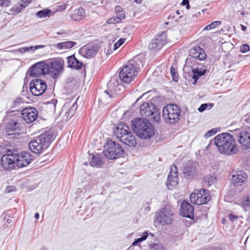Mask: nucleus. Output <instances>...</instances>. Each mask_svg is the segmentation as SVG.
<instances>
[{
  "instance_id": "8",
  "label": "nucleus",
  "mask_w": 250,
  "mask_h": 250,
  "mask_svg": "<svg viewBox=\"0 0 250 250\" xmlns=\"http://www.w3.org/2000/svg\"><path fill=\"white\" fill-rule=\"evenodd\" d=\"M124 150L121 146L115 142L107 141L103 151L105 157L109 159H114L120 157L123 153Z\"/></svg>"
},
{
  "instance_id": "36",
  "label": "nucleus",
  "mask_w": 250,
  "mask_h": 250,
  "mask_svg": "<svg viewBox=\"0 0 250 250\" xmlns=\"http://www.w3.org/2000/svg\"><path fill=\"white\" fill-rule=\"evenodd\" d=\"M221 23L220 21H215L211 23L210 24L207 25L204 28V30H210L211 29H214L216 27L219 26Z\"/></svg>"
},
{
  "instance_id": "7",
  "label": "nucleus",
  "mask_w": 250,
  "mask_h": 250,
  "mask_svg": "<svg viewBox=\"0 0 250 250\" xmlns=\"http://www.w3.org/2000/svg\"><path fill=\"white\" fill-rule=\"evenodd\" d=\"M140 114L146 119L159 123L161 120L160 112L152 104L144 103L140 106Z\"/></svg>"
},
{
  "instance_id": "18",
  "label": "nucleus",
  "mask_w": 250,
  "mask_h": 250,
  "mask_svg": "<svg viewBox=\"0 0 250 250\" xmlns=\"http://www.w3.org/2000/svg\"><path fill=\"white\" fill-rule=\"evenodd\" d=\"M21 117L27 123H30L36 120L38 115V111L35 108H25L22 110Z\"/></svg>"
},
{
  "instance_id": "39",
  "label": "nucleus",
  "mask_w": 250,
  "mask_h": 250,
  "mask_svg": "<svg viewBox=\"0 0 250 250\" xmlns=\"http://www.w3.org/2000/svg\"><path fill=\"white\" fill-rule=\"evenodd\" d=\"M213 106V104H203L198 108V110L199 111L202 112L206 110L208 106L209 108H211Z\"/></svg>"
},
{
  "instance_id": "27",
  "label": "nucleus",
  "mask_w": 250,
  "mask_h": 250,
  "mask_svg": "<svg viewBox=\"0 0 250 250\" xmlns=\"http://www.w3.org/2000/svg\"><path fill=\"white\" fill-rule=\"evenodd\" d=\"M85 16L84 10L82 8H79L74 11L70 15L71 19L75 21H80Z\"/></svg>"
},
{
  "instance_id": "21",
  "label": "nucleus",
  "mask_w": 250,
  "mask_h": 250,
  "mask_svg": "<svg viewBox=\"0 0 250 250\" xmlns=\"http://www.w3.org/2000/svg\"><path fill=\"white\" fill-rule=\"evenodd\" d=\"M180 214L183 217L192 218L194 217L193 207L187 201H183L181 206Z\"/></svg>"
},
{
  "instance_id": "12",
  "label": "nucleus",
  "mask_w": 250,
  "mask_h": 250,
  "mask_svg": "<svg viewBox=\"0 0 250 250\" xmlns=\"http://www.w3.org/2000/svg\"><path fill=\"white\" fill-rule=\"evenodd\" d=\"M156 220L163 225L172 223L173 212L169 205H167L156 212Z\"/></svg>"
},
{
  "instance_id": "40",
  "label": "nucleus",
  "mask_w": 250,
  "mask_h": 250,
  "mask_svg": "<svg viewBox=\"0 0 250 250\" xmlns=\"http://www.w3.org/2000/svg\"><path fill=\"white\" fill-rule=\"evenodd\" d=\"M170 73L171 74L172 79L175 82H177L178 80V77L177 73L176 72V70L173 66L170 67Z\"/></svg>"
},
{
  "instance_id": "31",
  "label": "nucleus",
  "mask_w": 250,
  "mask_h": 250,
  "mask_svg": "<svg viewBox=\"0 0 250 250\" xmlns=\"http://www.w3.org/2000/svg\"><path fill=\"white\" fill-rule=\"evenodd\" d=\"M90 164L92 167H100L102 165L101 157L100 155H93Z\"/></svg>"
},
{
  "instance_id": "5",
  "label": "nucleus",
  "mask_w": 250,
  "mask_h": 250,
  "mask_svg": "<svg viewBox=\"0 0 250 250\" xmlns=\"http://www.w3.org/2000/svg\"><path fill=\"white\" fill-rule=\"evenodd\" d=\"M181 110L179 107L174 104L166 105L163 109V116L167 124H173L180 119Z\"/></svg>"
},
{
  "instance_id": "30",
  "label": "nucleus",
  "mask_w": 250,
  "mask_h": 250,
  "mask_svg": "<svg viewBox=\"0 0 250 250\" xmlns=\"http://www.w3.org/2000/svg\"><path fill=\"white\" fill-rule=\"evenodd\" d=\"M19 125L18 122L14 120H11L6 125V130L7 132L14 131L19 129Z\"/></svg>"
},
{
  "instance_id": "4",
  "label": "nucleus",
  "mask_w": 250,
  "mask_h": 250,
  "mask_svg": "<svg viewBox=\"0 0 250 250\" xmlns=\"http://www.w3.org/2000/svg\"><path fill=\"white\" fill-rule=\"evenodd\" d=\"M116 137L123 143L129 147H135L137 145L136 137L131 131L128 126L121 123L114 131Z\"/></svg>"
},
{
  "instance_id": "20",
  "label": "nucleus",
  "mask_w": 250,
  "mask_h": 250,
  "mask_svg": "<svg viewBox=\"0 0 250 250\" xmlns=\"http://www.w3.org/2000/svg\"><path fill=\"white\" fill-rule=\"evenodd\" d=\"M238 142L244 148L250 149V131H241L238 134Z\"/></svg>"
},
{
  "instance_id": "16",
  "label": "nucleus",
  "mask_w": 250,
  "mask_h": 250,
  "mask_svg": "<svg viewBox=\"0 0 250 250\" xmlns=\"http://www.w3.org/2000/svg\"><path fill=\"white\" fill-rule=\"evenodd\" d=\"M46 88L45 82L41 79L32 80L30 83L29 88L31 94H34L36 92H38L39 94H43Z\"/></svg>"
},
{
  "instance_id": "54",
  "label": "nucleus",
  "mask_w": 250,
  "mask_h": 250,
  "mask_svg": "<svg viewBox=\"0 0 250 250\" xmlns=\"http://www.w3.org/2000/svg\"><path fill=\"white\" fill-rule=\"evenodd\" d=\"M150 92H153V93H156V92H157V93H161V92H162V91H158V90H157L156 89L154 88V89H152V90H150V91L144 92L143 94H146Z\"/></svg>"
},
{
  "instance_id": "14",
  "label": "nucleus",
  "mask_w": 250,
  "mask_h": 250,
  "mask_svg": "<svg viewBox=\"0 0 250 250\" xmlns=\"http://www.w3.org/2000/svg\"><path fill=\"white\" fill-rule=\"evenodd\" d=\"M167 34L165 32H163L160 34L156 35L151 41L148 44V48L149 49L159 50L167 43Z\"/></svg>"
},
{
  "instance_id": "34",
  "label": "nucleus",
  "mask_w": 250,
  "mask_h": 250,
  "mask_svg": "<svg viewBox=\"0 0 250 250\" xmlns=\"http://www.w3.org/2000/svg\"><path fill=\"white\" fill-rule=\"evenodd\" d=\"M51 13V11L50 9H45L37 12L36 16L38 18H44L49 16Z\"/></svg>"
},
{
  "instance_id": "41",
  "label": "nucleus",
  "mask_w": 250,
  "mask_h": 250,
  "mask_svg": "<svg viewBox=\"0 0 250 250\" xmlns=\"http://www.w3.org/2000/svg\"><path fill=\"white\" fill-rule=\"evenodd\" d=\"M125 39L122 38L120 39L115 44H114V50H116L121 45H122L125 42Z\"/></svg>"
},
{
  "instance_id": "63",
  "label": "nucleus",
  "mask_w": 250,
  "mask_h": 250,
  "mask_svg": "<svg viewBox=\"0 0 250 250\" xmlns=\"http://www.w3.org/2000/svg\"><path fill=\"white\" fill-rule=\"evenodd\" d=\"M111 53V51H110H110L107 50V54H110Z\"/></svg>"
},
{
  "instance_id": "1",
  "label": "nucleus",
  "mask_w": 250,
  "mask_h": 250,
  "mask_svg": "<svg viewBox=\"0 0 250 250\" xmlns=\"http://www.w3.org/2000/svg\"><path fill=\"white\" fill-rule=\"evenodd\" d=\"M212 141L221 154L230 156L237 152V146L235 138L229 133L219 134L214 138Z\"/></svg>"
},
{
  "instance_id": "25",
  "label": "nucleus",
  "mask_w": 250,
  "mask_h": 250,
  "mask_svg": "<svg viewBox=\"0 0 250 250\" xmlns=\"http://www.w3.org/2000/svg\"><path fill=\"white\" fill-rule=\"evenodd\" d=\"M68 67L75 69H80L83 64V62L77 60L74 55H71L67 58Z\"/></svg>"
},
{
  "instance_id": "15",
  "label": "nucleus",
  "mask_w": 250,
  "mask_h": 250,
  "mask_svg": "<svg viewBox=\"0 0 250 250\" xmlns=\"http://www.w3.org/2000/svg\"><path fill=\"white\" fill-rule=\"evenodd\" d=\"M16 164L18 167H23L28 166L32 161L33 157L32 155L26 151L16 153Z\"/></svg>"
},
{
  "instance_id": "22",
  "label": "nucleus",
  "mask_w": 250,
  "mask_h": 250,
  "mask_svg": "<svg viewBox=\"0 0 250 250\" xmlns=\"http://www.w3.org/2000/svg\"><path fill=\"white\" fill-rule=\"evenodd\" d=\"M231 183L234 186H241L247 179L246 173L243 171H233L232 173Z\"/></svg>"
},
{
  "instance_id": "51",
  "label": "nucleus",
  "mask_w": 250,
  "mask_h": 250,
  "mask_svg": "<svg viewBox=\"0 0 250 250\" xmlns=\"http://www.w3.org/2000/svg\"><path fill=\"white\" fill-rule=\"evenodd\" d=\"M17 51L21 53H23L27 51H28V49L27 47H23V48H19V49L17 50Z\"/></svg>"
},
{
  "instance_id": "2",
  "label": "nucleus",
  "mask_w": 250,
  "mask_h": 250,
  "mask_svg": "<svg viewBox=\"0 0 250 250\" xmlns=\"http://www.w3.org/2000/svg\"><path fill=\"white\" fill-rule=\"evenodd\" d=\"M54 139L53 131L47 130L31 141L29 144V147L34 153H40L48 147Z\"/></svg>"
},
{
  "instance_id": "62",
  "label": "nucleus",
  "mask_w": 250,
  "mask_h": 250,
  "mask_svg": "<svg viewBox=\"0 0 250 250\" xmlns=\"http://www.w3.org/2000/svg\"><path fill=\"white\" fill-rule=\"evenodd\" d=\"M245 11H241V14L242 15H245Z\"/></svg>"
},
{
  "instance_id": "26",
  "label": "nucleus",
  "mask_w": 250,
  "mask_h": 250,
  "mask_svg": "<svg viewBox=\"0 0 250 250\" xmlns=\"http://www.w3.org/2000/svg\"><path fill=\"white\" fill-rule=\"evenodd\" d=\"M148 237L154 238V240L155 241L156 240L157 241H158L157 238V237H155L154 234L152 233L151 232H149L148 231H145L144 232H143L142 234L141 235L140 238H137L135 240V241L132 243V245L135 246L137 245L139 243H140L146 240Z\"/></svg>"
},
{
  "instance_id": "13",
  "label": "nucleus",
  "mask_w": 250,
  "mask_h": 250,
  "mask_svg": "<svg viewBox=\"0 0 250 250\" xmlns=\"http://www.w3.org/2000/svg\"><path fill=\"white\" fill-rule=\"evenodd\" d=\"M16 153L8 150L6 153L3 155L0 159L1 166L6 169H10L15 167L16 164Z\"/></svg>"
},
{
  "instance_id": "29",
  "label": "nucleus",
  "mask_w": 250,
  "mask_h": 250,
  "mask_svg": "<svg viewBox=\"0 0 250 250\" xmlns=\"http://www.w3.org/2000/svg\"><path fill=\"white\" fill-rule=\"evenodd\" d=\"M207 72V70L202 68H196L192 69L191 77L194 79V82H196L199 77L204 75Z\"/></svg>"
},
{
  "instance_id": "6",
  "label": "nucleus",
  "mask_w": 250,
  "mask_h": 250,
  "mask_svg": "<svg viewBox=\"0 0 250 250\" xmlns=\"http://www.w3.org/2000/svg\"><path fill=\"white\" fill-rule=\"evenodd\" d=\"M47 66L45 61L37 62L30 66L26 73L24 78V83L23 88H24L25 83H27L29 77H40L47 74Z\"/></svg>"
},
{
  "instance_id": "10",
  "label": "nucleus",
  "mask_w": 250,
  "mask_h": 250,
  "mask_svg": "<svg viewBox=\"0 0 250 250\" xmlns=\"http://www.w3.org/2000/svg\"><path fill=\"white\" fill-rule=\"evenodd\" d=\"M138 73L137 68L134 64L128 63L123 66L119 72V78L125 83H129L134 79Z\"/></svg>"
},
{
  "instance_id": "43",
  "label": "nucleus",
  "mask_w": 250,
  "mask_h": 250,
  "mask_svg": "<svg viewBox=\"0 0 250 250\" xmlns=\"http://www.w3.org/2000/svg\"><path fill=\"white\" fill-rule=\"evenodd\" d=\"M217 132V130L215 128H212L210 130L208 131L206 134L205 135V137L206 138L210 137L211 136L214 135Z\"/></svg>"
},
{
  "instance_id": "38",
  "label": "nucleus",
  "mask_w": 250,
  "mask_h": 250,
  "mask_svg": "<svg viewBox=\"0 0 250 250\" xmlns=\"http://www.w3.org/2000/svg\"><path fill=\"white\" fill-rule=\"evenodd\" d=\"M57 100L55 99L51 100L50 101L45 102L47 105H49L50 108L53 111L55 110Z\"/></svg>"
},
{
  "instance_id": "64",
  "label": "nucleus",
  "mask_w": 250,
  "mask_h": 250,
  "mask_svg": "<svg viewBox=\"0 0 250 250\" xmlns=\"http://www.w3.org/2000/svg\"><path fill=\"white\" fill-rule=\"evenodd\" d=\"M104 92L106 93V94H108V93L107 92L106 90L104 91Z\"/></svg>"
},
{
  "instance_id": "47",
  "label": "nucleus",
  "mask_w": 250,
  "mask_h": 250,
  "mask_svg": "<svg viewBox=\"0 0 250 250\" xmlns=\"http://www.w3.org/2000/svg\"><path fill=\"white\" fill-rule=\"evenodd\" d=\"M167 19L168 20H174V21H178V18L176 17V14L175 13H171L170 15H169L168 17H167Z\"/></svg>"
},
{
  "instance_id": "55",
  "label": "nucleus",
  "mask_w": 250,
  "mask_h": 250,
  "mask_svg": "<svg viewBox=\"0 0 250 250\" xmlns=\"http://www.w3.org/2000/svg\"><path fill=\"white\" fill-rule=\"evenodd\" d=\"M174 13L176 14V17L177 18V17L180 15L181 12L179 10H176V12H175Z\"/></svg>"
},
{
  "instance_id": "56",
  "label": "nucleus",
  "mask_w": 250,
  "mask_h": 250,
  "mask_svg": "<svg viewBox=\"0 0 250 250\" xmlns=\"http://www.w3.org/2000/svg\"><path fill=\"white\" fill-rule=\"evenodd\" d=\"M241 29L243 30V31H245L246 29H247V27L241 24Z\"/></svg>"
},
{
  "instance_id": "32",
  "label": "nucleus",
  "mask_w": 250,
  "mask_h": 250,
  "mask_svg": "<svg viewBox=\"0 0 250 250\" xmlns=\"http://www.w3.org/2000/svg\"><path fill=\"white\" fill-rule=\"evenodd\" d=\"M115 12L116 13V17L117 18L118 21H121L125 18V15L123 10V8L119 6H117L115 8Z\"/></svg>"
},
{
  "instance_id": "35",
  "label": "nucleus",
  "mask_w": 250,
  "mask_h": 250,
  "mask_svg": "<svg viewBox=\"0 0 250 250\" xmlns=\"http://www.w3.org/2000/svg\"><path fill=\"white\" fill-rule=\"evenodd\" d=\"M241 203L245 210L248 209L250 207V195L243 197Z\"/></svg>"
},
{
  "instance_id": "52",
  "label": "nucleus",
  "mask_w": 250,
  "mask_h": 250,
  "mask_svg": "<svg viewBox=\"0 0 250 250\" xmlns=\"http://www.w3.org/2000/svg\"><path fill=\"white\" fill-rule=\"evenodd\" d=\"M244 120L249 123H250V112L244 116Z\"/></svg>"
},
{
  "instance_id": "33",
  "label": "nucleus",
  "mask_w": 250,
  "mask_h": 250,
  "mask_svg": "<svg viewBox=\"0 0 250 250\" xmlns=\"http://www.w3.org/2000/svg\"><path fill=\"white\" fill-rule=\"evenodd\" d=\"M77 108V106L75 104V103L73 104L70 107L69 110L65 112L64 117L65 120H68L70 119L75 113V111Z\"/></svg>"
},
{
  "instance_id": "44",
  "label": "nucleus",
  "mask_w": 250,
  "mask_h": 250,
  "mask_svg": "<svg viewBox=\"0 0 250 250\" xmlns=\"http://www.w3.org/2000/svg\"><path fill=\"white\" fill-rule=\"evenodd\" d=\"M121 22L120 21H118L117 18L116 16H114L110 19H109L107 22L108 24H116L117 23H119Z\"/></svg>"
},
{
  "instance_id": "3",
  "label": "nucleus",
  "mask_w": 250,
  "mask_h": 250,
  "mask_svg": "<svg viewBox=\"0 0 250 250\" xmlns=\"http://www.w3.org/2000/svg\"><path fill=\"white\" fill-rule=\"evenodd\" d=\"M131 128L139 137L147 139L155 134L154 127L147 120L136 118L132 121Z\"/></svg>"
},
{
  "instance_id": "61",
  "label": "nucleus",
  "mask_w": 250,
  "mask_h": 250,
  "mask_svg": "<svg viewBox=\"0 0 250 250\" xmlns=\"http://www.w3.org/2000/svg\"><path fill=\"white\" fill-rule=\"evenodd\" d=\"M106 96H107L109 98H112L113 97L112 95L109 94V95H105Z\"/></svg>"
},
{
  "instance_id": "46",
  "label": "nucleus",
  "mask_w": 250,
  "mask_h": 250,
  "mask_svg": "<svg viewBox=\"0 0 250 250\" xmlns=\"http://www.w3.org/2000/svg\"><path fill=\"white\" fill-rule=\"evenodd\" d=\"M228 217L229 219V220L232 222L235 221L238 218V217L237 216L232 214H229Z\"/></svg>"
},
{
  "instance_id": "17",
  "label": "nucleus",
  "mask_w": 250,
  "mask_h": 250,
  "mask_svg": "<svg viewBox=\"0 0 250 250\" xmlns=\"http://www.w3.org/2000/svg\"><path fill=\"white\" fill-rule=\"evenodd\" d=\"M179 178L177 175V168L175 165L171 167V170L168 175L166 185L169 189H172L177 186Z\"/></svg>"
},
{
  "instance_id": "45",
  "label": "nucleus",
  "mask_w": 250,
  "mask_h": 250,
  "mask_svg": "<svg viewBox=\"0 0 250 250\" xmlns=\"http://www.w3.org/2000/svg\"><path fill=\"white\" fill-rule=\"evenodd\" d=\"M10 0H0V7H7L10 4Z\"/></svg>"
},
{
  "instance_id": "19",
  "label": "nucleus",
  "mask_w": 250,
  "mask_h": 250,
  "mask_svg": "<svg viewBox=\"0 0 250 250\" xmlns=\"http://www.w3.org/2000/svg\"><path fill=\"white\" fill-rule=\"evenodd\" d=\"M99 51L97 45H86L81 47L79 50L80 54L86 58L94 57Z\"/></svg>"
},
{
  "instance_id": "60",
  "label": "nucleus",
  "mask_w": 250,
  "mask_h": 250,
  "mask_svg": "<svg viewBox=\"0 0 250 250\" xmlns=\"http://www.w3.org/2000/svg\"><path fill=\"white\" fill-rule=\"evenodd\" d=\"M11 222V219H7V223H10Z\"/></svg>"
},
{
  "instance_id": "23",
  "label": "nucleus",
  "mask_w": 250,
  "mask_h": 250,
  "mask_svg": "<svg viewBox=\"0 0 250 250\" xmlns=\"http://www.w3.org/2000/svg\"><path fill=\"white\" fill-rule=\"evenodd\" d=\"M189 55L195 59L199 61L205 60L207 58V54L205 50L199 46H195L189 50Z\"/></svg>"
},
{
  "instance_id": "28",
  "label": "nucleus",
  "mask_w": 250,
  "mask_h": 250,
  "mask_svg": "<svg viewBox=\"0 0 250 250\" xmlns=\"http://www.w3.org/2000/svg\"><path fill=\"white\" fill-rule=\"evenodd\" d=\"M76 42L73 41H66L59 42L54 45V46L59 49H70L76 45Z\"/></svg>"
},
{
  "instance_id": "59",
  "label": "nucleus",
  "mask_w": 250,
  "mask_h": 250,
  "mask_svg": "<svg viewBox=\"0 0 250 250\" xmlns=\"http://www.w3.org/2000/svg\"><path fill=\"white\" fill-rule=\"evenodd\" d=\"M135 2H136L137 3H140L142 0H134Z\"/></svg>"
},
{
  "instance_id": "58",
  "label": "nucleus",
  "mask_w": 250,
  "mask_h": 250,
  "mask_svg": "<svg viewBox=\"0 0 250 250\" xmlns=\"http://www.w3.org/2000/svg\"><path fill=\"white\" fill-rule=\"evenodd\" d=\"M65 33L64 32H58L57 33V35H62L64 34Z\"/></svg>"
},
{
  "instance_id": "9",
  "label": "nucleus",
  "mask_w": 250,
  "mask_h": 250,
  "mask_svg": "<svg viewBox=\"0 0 250 250\" xmlns=\"http://www.w3.org/2000/svg\"><path fill=\"white\" fill-rule=\"evenodd\" d=\"M47 66V74L53 78H58L63 71V61L56 58L46 62Z\"/></svg>"
},
{
  "instance_id": "49",
  "label": "nucleus",
  "mask_w": 250,
  "mask_h": 250,
  "mask_svg": "<svg viewBox=\"0 0 250 250\" xmlns=\"http://www.w3.org/2000/svg\"><path fill=\"white\" fill-rule=\"evenodd\" d=\"M182 4L183 5H186V8L187 9H188L190 8L188 0H183L182 2Z\"/></svg>"
},
{
  "instance_id": "24",
  "label": "nucleus",
  "mask_w": 250,
  "mask_h": 250,
  "mask_svg": "<svg viewBox=\"0 0 250 250\" xmlns=\"http://www.w3.org/2000/svg\"><path fill=\"white\" fill-rule=\"evenodd\" d=\"M196 169L195 164L189 163L183 168V172L184 176L188 179H191L195 174Z\"/></svg>"
},
{
  "instance_id": "53",
  "label": "nucleus",
  "mask_w": 250,
  "mask_h": 250,
  "mask_svg": "<svg viewBox=\"0 0 250 250\" xmlns=\"http://www.w3.org/2000/svg\"><path fill=\"white\" fill-rule=\"evenodd\" d=\"M22 102L20 99H17L16 101H15L13 103L15 106H18Z\"/></svg>"
},
{
  "instance_id": "50",
  "label": "nucleus",
  "mask_w": 250,
  "mask_h": 250,
  "mask_svg": "<svg viewBox=\"0 0 250 250\" xmlns=\"http://www.w3.org/2000/svg\"><path fill=\"white\" fill-rule=\"evenodd\" d=\"M15 188L13 186H8L6 188V192H8V193L14 191L15 190Z\"/></svg>"
},
{
  "instance_id": "11",
  "label": "nucleus",
  "mask_w": 250,
  "mask_h": 250,
  "mask_svg": "<svg viewBox=\"0 0 250 250\" xmlns=\"http://www.w3.org/2000/svg\"><path fill=\"white\" fill-rule=\"evenodd\" d=\"M190 201L196 205L206 204L210 200L208 190L204 189L195 190L190 195Z\"/></svg>"
},
{
  "instance_id": "48",
  "label": "nucleus",
  "mask_w": 250,
  "mask_h": 250,
  "mask_svg": "<svg viewBox=\"0 0 250 250\" xmlns=\"http://www.w3.org/2000/svg\"><path fill=\"white\" fill-rule=\"evenodd\" d=\"M43 45H36L35 46H30L29 47H27L28 51L32 50V51H35L36 49H39L40 48L42 47Z\"/></svg>"
},
{
  "instance_id": "42",
  "label": "nucleus",
  "mask_w": 250,
  "mask_h": 250,
  "mask_svg": "<svg viewBox=\"0 0 250 250\" xmlns=\"http://www.w3.org/2000/svg\"><path fill=\"white\" fill-rule=\"evenodd\" d=\"M250 50V47L248 44H244L240 47V51L241 52L245 53L248 52Z\"/></svg>"
},
{
  "instance_id": "37",
  "label": "nucleus",
  "mask_w": 250,
  "mask_h": 250,
  "mask_svg": "<svg viewBox=\"0 0 250 250\" xmlns=\"http://www.w3.org/2000/svg\"><path fill=\"white\" fill-rule=\"evenodd\" d=\"M149 247L155 250H165L163 245L159 243H151Z\"/></svg>"
},
{
  "instance_id": "57",
  "label": "nucleus",
  "mask_w": 250,
  "mask_h": 250,
  "mask_svg": "<svg viewBox=\"0 0 250 250\" xmlns=\"http://www.w3.org/2000/svg\"><path fill=\"white\" fill-rule=\"evenodd\" d=\"M39 213H36L35 214V218L36 219H38L39 218Z\"/></svg>"
}]
</instances>
